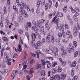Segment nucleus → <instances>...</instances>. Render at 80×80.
<instances>
[{
  "instance_id": "8",
  "label": "nucleus",
  "mask_w": 80,
  "mask_h": 80,
  "mask_svg": "<svg viewBox=\"0 0 80 80\" xmlns=\"http://www.w3.org/2000/svg\"><path fill=\"white\" fill-rule=\"evenodd\" d=\"M32 39L33 41H35V39H36V34L34 33H32Z\"/></svg>"
},
{
  "instance_id": "41",
  "label": "nucleus",
  "mask_w": 80,
  "mask_h": 80,
  "mask_svg": "<svg viewBox=\"0 0 80 80\" xmlns=\"http://www.w3.org/2000/svg\"><path fill=\"white\" fill-rule=\"evenodd\" d=\"M64 27L66 28V29H68L69 27L68 26V24H65L64 25Z\"/></svg>"
},
{
  "instance_id": "25",
  "label": "nucleus",
  "mask_w": 80,
  "mask_h": 80,
  "mask_svg": "<svg viewBox=\"0 0 80 80\" xmlns=\"http://www.w3.org/2000/svg\"><path fill=\"white\" fill-rule=\"evenodd\" d=\"M18 50L19 52H22V48L21 47V45H18Z\"/></svg>"
},
{
  "instance_id": "9",
  "label": "nucleus",
  "mask_w": 80,
  "mask_h": 80,
  "mask_svg": "<svg viewBox=\"0 0 80 80\" xmlns=\"http://www.w3.org/2000/svg\"><path fill=\"white\" fill-rule=\"evenodd\" d=\"M17 7H20L23 5L22 2H19V0H16Z\"/></svg>"
},
{
  "instance_id": "60",
  "label": "nucleus",
  "mask_w": 80,
  "mask_h": 80,
  "mask_svg": "<svg viewBox=\"0 0 80 80\" xmlns=\"http://www.w3.org/2000/svg\"><path fill=\"white\" fill-rule=\"evenodd\" d=\"M52 17H53L52 14H51L49 15V18H50V19H51V18H52Z\"/></svg>"
},
{
  "instance_id": "59",
  "label": "nucleus",
  "mask_w": 80,
  "mask_h": 80,
  "mask_svg": "<svg viewBox=\"0 0 80 80\" xmlns=\"http://www.w3.org/2000/svg\"><path fill=\"white\" fill-rule=\"evenodd\" d=\"M62 35L63 37H65V36L66 35V34H65V32H62Z\"/></svg>"
},
{
  "instance_id": "17",
  "label": "nucleus",
  "mask_w": 80,
  "mask_h": 80,
  "mask_svg": "<svg viewBox=\"0 0 80 80\" xmlns=\"http://www.w3.org/2000/svg\"><path fill=\"white\" fill-rule=\"evenodd\" d=\"M57 15L58 17H62L63 16V14L61 12H58Z\"/></svg>"
},
{
  "instance_id": "15",
  "label": "nucleus",
  "mask_w": 80,
  "mask_h": 80,
  "mask_svg": "<svg viewBox=\"0 0 80 80\" xmlns=\"http://www.w3.org/2000/svg\"><path fill=\"white\" fill-rule=\"evenodd\" d=\"M18 20L19 22H22V21H23V18H22L21 15H19Z\"/></svg>"
},
{
  "instance_id": "49",
  "label": "nucleus",
  "mask_w": 80,
  "mask_h": 80,
  "mask_svg": "<svg viewBox=\"0 0 80 80\" xmlns=\"http://www.w3.org/2000/svg\"><path fill=\"white\" fill-rule=\"evenodd\" d=\"M32 30H35L36 29V28H37V27L35 26H32Z\"/></svg>"
},
{
  "instance_id": "10",
  "label": "nucleus",
  "mask_w": 80,
  "mask_h": 80,
  "mask_svg": "<svg viewBox=\"0 0 80 80\" xmlns=\"http://www.w3.org/2000/svg\"><path fill=\"white\" fill-rule=\"evenodd\" d=\"M17 72H18V70H14L12 72V74L11 76V77H13V78H14V77H15V73H17Z\"/></svg>"
},
{
  "instance_id": "56",
  "label": "nucleus",
  "mask_w": 80,
  "mask_h": 80,
  "mask_svg": "<svg viewBox=\"0 0 80 80\" xmlns=\"http://www.w3.org/2000/svg\"><path fill=\"white\" fill-rule=\"evenodd\" d=\"M35 62V61H34V59H32L30 61V63H31V64H32V63H34Z\"/></svg>"
},
{
  "instance_id": "22",
  "label": "nucleus",
  "mask_w": 80,
  "mask_h": 80,
  "mask_svg": "<svg viewBox=\"0 0 80 80\" xmlns=\"http://www.w3.org/2000/svg\"><path fill=\"white\" fill-rule=\"evenodd\" d=\"M75 72V70L74 69L72 68V69L71 70V75L72 77H73V75H74V72Z\"/></svg>"
},
{
  "instance_id": "4",
  "label": "nucleus",
  "mask_w": 80,
  "mask_h": 80,
  "mask_svg": "<svg viewBox=\"0 0 80 80\" xmlns=\"http://www.w3.org/2000/svg\"><path fill=\"white\" fill-rule=\"evenodd\" d=\"M40 21L39 20H38L37 21V24H36V21L35 20H33L32 21V23L34 24L35 25H37L38 26V27L39 28H41L42 27V25L40 24Z\"/></svg>"
},
{
  "instance_id": "42",
  "label": "nucleus",
  "mask_w": 80,
  "mask_h": 80,
  "mask_svg": "<svg viewBox=\"0 0 80 80\" xmlns=\"http://www.w3.org/2000/svg\"><path fill=\"white\" fill-rule=\"evenodd\" d=\"M67 51L68 52V53H71L72 52V51L70 49H69L68 48H67Z\"/></svg>"
},
{
  "instance_id": "47",
  "label": "nucleus",
  "mask_w": 80,
  "mask_h": 80,
  "mask_svg": "<svg viewBox=\"0 0 80 80\" xmlns=\"http://www.w3.org/2000/svg\"><path fill=\"white\" fill-rule=\"evenodd\" d=\"M40 64H38L37 65H36V69H38L40 67Z\"/></svg>"
},
{
  "instance_id": "13",
  "label": "nucleus",
  "mask_w": 80,
  "mask_h": 80,
  "mask_svg": "<svg viewBox=\"0 0 80 80\" xmlns=\"http://www.w3.org/2000/svg\"><path fill=\"white\" fill-rule=\"evenodd\" d=\"M75 11H76V13L75 14H76V16H78V15H79V12H80V9H78V8H75Z\"/></svg>"
},
{
  "instance_id": "21",
  "label": "nucleus",
  "mask_w": 80,
  "mask_h": 80,
  "mask_svg": "<svg viewBox=\"0 0 80 80\" xmlns=\"http://www.w3.org/2000/svg\"><path fill=\"white\" fill-rule=\"evenodd\" d=\"M51 42L52 43H54V42H55V38L53 36H52L51 37Z\"/></svg>"
},
{
  "instance_id": "61",
  "label": "nucleus",
  "mask_w": 80,
  "mask_h": 80,
  "mask_svg": "<svg viewBox=\"0 0 80 80\" xmlns=\"http://www.w3.org/2000/svg\"><path fill=\"white\" fill-rule=\"evenodd\" d=\"M52 72L53 73H55L56 72V70H55V69L54 68L52 70Z\"/></svg>"
},
{
  "instance_id": "58",
  "label": "nucleus",
  "mask_w": 80,
  "mask_h": 80,
  "mask_svg": "<svg viewBox=\"0 0 80 80\" xmlns=\"http://www.w3.org/2000/svg\"><path fill=\"white\" fill-rule=\"evenodd\" d=\"M70 50H74V48L73 47V46L71 45L70 46Z\"/></svg>"
},
{
  "instance_id": "50",
  "label": "nucleus",
  "mask_w": 80,
  "mask_h": 80,
  "mask_svg": "<svg viewBox=\"0 0 80 80\" xmlns=\"http://www.w3.org/2000/svg\"><path fill=\"white\" fill-rule=\"evenodd\" d=\"M56 28L57 30L59 28V24L58 23L56 24Z\"/></svg>"
},
{
  "instance_id": "57",
  "label": "nucleus",
  "mask_w": 80,
  "mask_h": 80,
  "mask_svg": "<svg viewBox=\"0 0 80 80\" xmlns=\"http://www.w3.org/2000/svg\"><path fill=\"white\" fill-rule=\"evenodd\" d=\"M48 9V4H46L45 5V10H47Z\"/></svg>"
},
{
  "instance_id": "12",
  "label": "nucleus",
  "mask_w": 80,
  "mask_h": 80,
  "mask_svg": "<svg viewBox=\"0 0 80 80\" xmlns=\"http://www.w3.org/2000/svg\"><path fill=\"white\" fill-rule=\"evenodd\" d=\"M27 60H28V59L27 58H24V62L22 63V65H27Z\"/></svg>"
},
{
  "instance_id": "39",
  "label": "nucleus",
  "mask_w": 80,
  "mask_h": 80,
  "mask_svg": "<svg viewBox=\"0 0 80 80\" xmlns=\"http://www.w3.org/2000/svg\"><path fill=\"white\" fill-rule=\"evenodd\" d=\"M58 72H61L62 70V68L58 66Z\"/></svg>"
},
{
  "instance_id": "5",
  "label": "nucleus",
  "mask_w": 80,
  "mask_h": 80,
  "mask_svg": "<svg viewBox=\"0 0 80 80\" xmlns=\"http://www.w3.org/2000/svg\"><path fill=\"white\" fill-rule=\"evenodd\" d=\"M52 50L54 52V54L55 56H57L58 55V48H55V46H53L52 48Z\"/></svg>"
},
{
  "instance_id": "3",
  "label": "nucleus",
  "mask_w": 80,
  "mask_h": 80,
  "mask_svg": "<svg viewBox=\"0 0 80 80\" xmlns=\"http://www.w3.org/2000/svg\"><path fill=\"white\" fill-rule=\"evenodd\" d=\"M23 66V68L21 70V72L20 73V76H21V77H23V73H24L25 72H27V70H25L26 68H27V65H22Z\"/></svg>"
},
{
  "instance_id": "62",
  "label": "nucleus",
  "mask_w": 80,
  "mask_h": 80,
  "mask_svg": "<svg viewBox=\"0 0 80 80\" xmlns=\"http://www.w3.org/2000/svg\"><path fill=\"white\" fill-rule=\"evenodd\" d=\"M27 79L28 80H30V76L28 75L27 76Z\"/></svg>"
},
{
  "instance_id": "40",
  "label": "nucleus",
  "mask_w": 80,
  "mask_h": 80,
  "mask_svg": "<svg viewBox=\"0 0 80 80\" xmlns=\"http://www.w3.org/2000/svg\"><path fill=\"white\" fill-rule=\"evenodd\" d=\"M73 45L75 46V47L77 46V42L75 41L73 42Z\"/></svg>"
},
{
  "instance_id": "1",
  "label": "nucleus",
  "mask_w": 80,
  "mask_h": 80,
  "mask_svg": "<svg viewBox=\"0 0 80 80\" xmlns=\"http://www.w3.org/2000/svg\"><path fill=\"white\" fill-rule=\"evenodd\" d=\"M78 29L80 28V26L78 25V23L75 25V27L74 28L73 30V35L74 37H76L77 35V32H78V29Z\"/></svg>"
},
{
  "instance_id": "29",
  "label": "nucleus",
  "mask_w": 80,
  "mask_h": 80,
  "mask_svg": "<svg viewBox=\"0 0 80 80\" xmlns=\"http://www.w3.org/2000/svg\"><path fill=\"white\" fill-rule=\"evenodd\" d=\"M37 45L38 46H39V47H40V46H42V43L38 41L37 42Z\"/></svg>"
},
{
  "instance_id": "24",
  "label": "nucleus",
  "mask_w": 80,
  "mask_h": 80,
  "mask_svg": "<svg viewBox=\"0 0 80 80\" xmlns=\"http://www.w3.org/2000/svg\"><path fill=\"white\" fill-rule=\"evenodd\" d=\"M34 72V71H33V68H32L29 71V74H32Z\"/></svg>"
},
{
  "instance_id": "45",
  "label": "nucleus",
  "mask_w": 80,
  "mask_h": 80,
  "mask_svg": "<svg viewBox=\"0 0 80 80\" xmlns=\"http://www.w3.org/2000/svg\"><path fill=\"white\" fill-rule=\"evenodd\" d=\"M41 42L43 44H44L45 43V39L44 38H43L42 39V40H41Z\"/></svg>"
},
{
  "instance_id": "27",
  "label": "nucleus",
  "mask_w": 80,
  "mask_h": 80,
  "mask_svg": "<svg viewBox=\"0 0 80 80\" xmlns=\"http://www.w3.org/2000/svg\"><path fill=\"white\" fill-rule=\"evenodd\" d=\"M27 25L28 26V27L29 28H30V27H32V23H31V22H27Z\"/></svg>"
},
{
  "instance_id": "53",
  "label": "nucleus",
  "mask_w": 80,
  "mask_h": 80,
  "mask_svg": "<svg viewBox=\"0 0 80 80\" xmlns=\"http://www.w3.org/2000/svg\"><path fill=\"white\" fill-rule=\"evenodd\" d=\"M58 2H57L56 3V4L55 5V7H56L57 8L58 7Z\"/></svg>"
},
{
  "instance_id": "23",
  "label": "nucleus",
  "mask_w": 80,
  "mask_h": 80,
  "mask_svg": "<svg viewBox=\"0 0 80 80\" xmlns=\"http://www.w3.org/2000/svg\"><path fill=\"white\" fill-rule=\"evenodd\" d=\"M41 76L43 77L45 75V72L44 71H42L41 72Z\"/></svg>"
},
{
  "instance_id": "35",
  "label": "nucleus",
  "mask_w": 80,
  "mask_h": 80,
  "mask_svg": "<svg viewBox=\"0 0 80 80\" xmlns=\"http://www.w3.org/2000/svg\"><path fill=\"white\" fill-rule=\"evenodd\" d=\"M45 0H42L41 2L42 5V7H43L45 5Z\"/></svg>"
},
{
  "instance_id": "16",
  "label": "nucleus",
  "mask_w": 80,
  "mask_h": 80,
  "mask_svg": "<svg viewBox=\"0 0 80 80\" xmlns=\"http://www.w3.org/2000/svg\"><path fill=\"white\" fill-rule=\"evenodd\" d=\"M77 65V62L74 61L72 62L71 65L72 67H75Z\"/></svg>"
},
{
  "instance_id": "19",
  "label": "nucleus",
  "mask_w": 80,
  "mask_h": 80,
  "mask_svg": "<svg viewBox=\"0 0 80 80\" xmlns=\"http://www.w3.org/2000/svg\"><path fill=\"white\" fill-rule=\"evenodd\" d=\"M69 8L71 10V11L72 12V13H76V11H75V8L74 9L71 6H70L69 7Z\"/></svg>"
},
{
  "instance_id": "11",
  "label": "nucleus",
  "mask_w": 80,
  "mask_h": 80,
  "mask_svg": "<svg viewBox=\"0 0 80 80\" xmlns=\"http://www.w3.org/2000/svg\"><path fill=\"white\" fill-rule=\"evenodd\" d=\"M46 52L48 53H49V54H51L52 55L53 54V51L51 49H47L46 50Z\"/></svg>"
},
{
  "instance_id": "64",
  "label": "nucleus",
  "mask_w": 80,
  "mask_h": 80,
  "mask_svg": "<svg viewBox=\"0 0 80 80\" xmlns=\"http://www.w3.org/2000/svg\"><path fill=\"white\" fill-rule=\"evenodd\" d=\"M35 33H37L38 32V29L37 28L35 30Z\"/></svg>"
},
{
  "instance_id": "2",
  "label": "nucleus",
  "mask_w": 80,
  "mask_h": 80,
  "mask_svg": "<svg viewBox=\"0 0 80 80\" xmlns=\"http://www.w3.org/2000/svg\"><path fill=\"white\" fill-rule=\"evenodd\" d=\"M20 11L21 12V14L22 15H23V13H25L26 12L25 10H23V8H25L26 7V4L25 3H23V5L22 6H20Z\"/></svg>"
},
{
  "instance_id": "31",
  "label": "nucleus",
  "mask_w": 80,
  "mask_h": 80,
  "mask_svg": "<svg viewBox=\"0 0 80 80\" xmlns=\"http://www.w3.org/2000/svg\"><path fill=\"white\" fill-rule=\"evenodd\" d=\"M40 3H41V0L38 1L37 3V7H39V6H40Z\"/></svg>"
},
{
  "instance_id": "48",
  "label": "nucleus",
  "mask_w": 80,
  "mask_h": 80,
  "mask_svg": "<svg viewBox=\"0 0 80 80\" xmlns=\"http://www.w3.org/2000/svg\"><path fill=\"white\" fill-rule=\"evenodd\" d=\"M34 12V8H32L30 11V13H33Z\"/></svg>"
},
{
  "instance_id": "38",
  "label": "nucleus",
  "mask_w": 80,
  "mask_h": 80,
  "mask_svg": "<svg viewBox=\"0 0 80 80\" xmlns=\"http://www.w3.org/2000/svg\"><path fill=\"white\" fill-rule=\"evenodd\" d=\"M2 39L3 40H4V41H6V42H7V41H8V39L7 38L5 37H3L2 38Z\"/></svg>"
},
{
  "instance_id": "54",
  "label": "nucleus",
  "mask_w": 80,
  "mask_h": 80,
  "mask_svg": "<svg viewBox=\"0 0 80 80\" xmlns=\"http://www.w3.org/2000/svg\"><path fill=\"white\" fill-rule=\"evenodd\" d=\"M41 62L43 65H45V60H44V59H42L41 60Z\"/></svg>"
},
{
  "instance_id": "20",
  "label": "nucleus",
  "mask_w": 80,
  "mask_h": 80,
  "mask_svg": "<svg viewBox=\"0 0 80 80\" xmlns=\"http://www.w3.org/2000/svg\"><path fill=\"white\" fill-rule=\"evenodd\" d=\"M51 80H57V75L52 76L51 78Z\"/></svg>"
},
{
  "instance_id": "52",
  "label": "nucleus",
  "mask_w": 80,
  "mask_h": 80,
  "mask_svg": "<svg viewBox=\"0 0 80 80\" xmlns=\"http://www.w3.org/2000/svg\"><path fill=\"white\" fill-rule=\"evenodd\" d=\"M56 78H57V80H60V76L58 75H56Z\"/></svg>"
},
{
  "instance_id": "51",
  "label": "nucleus",
  "mask_w": 80,
  "mask_h": 80,
  "mask_svg": "<svg viewBox=\"0 0 80 80\" xmlns=\"http://www.w3.org/2000/svg\"><path fill=\"white\" fill-rule=\"evenodd\" d=\"M5 50V48H2V51L1 52L2 54L3 53V52H4Z\"/></svg>"
},
{
  "instance_id": "34",
  "label": "nucleus",
  "mask_w": 80,
  "mask_h": 80,
  "mask_svg": "<svg viewBox=\"0 0 80 80\" xmlns=\"http://www.w3.org/2000/svg\"><path fill=\"white\" fill-rule=\"evenodd\" d=\"M3 11L4 14H7V8L6 7H4Z\"/></svg>"
},
{
  "instance_id": "55",
  "label": "nucleus",
  "mask_w": 80,
  "mask_h": 80,
  "mask_svg": "<svg viewBox=\"0 0 80 80\" xmlns=\"http://www.w3.org/2000/svg\"><path fill=\"white\" fill-rule=\"evenodd\" d=\"M62 42L63 43H67V40L65 39H63L62 40Z\"/></svg>"
},
{
  "instance_id": "7",
  "label": "nucleus",
  "mask_w": 80,
  "mask_h": 80,
  "mask_svg": "<svg viewBox=\"0 0 80 80\" xmlns=\"http://www.w3.org/2000/svg\"><path fill=\"white\" fill-rule=\"evenodd\" d=\"M67 19L68 21H69L70 24L72 25V24H73V23L72 22V19H71L70 16L69 15H68L67 16Z\"/></svg>"
},
{
  "instance_id": "28",
  "label": "nucleus",
  "mask_w": 80,
  "mask_h": 80,
  "mask_svg": "<svg viewBox=\"0 0 80 80\" xmlns=\"http://www.w3.org/2000/svg\"><path fill=\"white\" fill-rule=\"evenodd\" d=\"M48 2H49V3H48L49 8H51V7H52V1H48Z\"/></svg>"
},
{
  "instance_id": "26",
  "label": "nucleus",
  "mask_w": 80,
  "mask_h": 80,
  "mask_svg": "<svg viewBox=\"0 0 80 80\" xmlns=\"http://www.w3.org/2000/svg\"><path fill=\"white\" fill-rule=\"evenodd\" d=\"M63 11L65 13L67 12V7L66 6L64 7L63 9Z\"/></svg>"
},
{
  "instance_id": "43",
  "label": "nucleus",
  "mask_w": 80,
  "mask_h": 80,
  "mask_svg": "<svg viewBox=\"0 0 80 80\" xmlns=\"http://www.w3.org/2000/svg\"><path fill=\"white\" fill-rule=\"evenodd\" d=\"M18 57V55H17V53L14 54L13 56V57L14 58H17Z\"/></svg>"
},
{
  "instance_id": "18",
  "label": "nucleus",
  "mask_w": 80,
  "mask_h": 80,
  "mask_svg": "<svg viewBox=\"0 0 80 80\" xmlns=\"http://www.w3.org/2000/svg\"><path fill=\"white\" fill-rule=\"evenodd\" d=\"M61 75H62V77H61V79H62V80H64L65 78V77H66V75L64 74L63 73V72H61Z\"/></svg>"
},
{
  "instance_id": "32",
  "label": "nucleus",
  "mask_w": 80,
  "mask_h": 80,
  "mask_svg": "<svg viewBox=\"0 0 80 80\" xmlns=\"http://www.w3.org/2000/svg\"><path fill=\"white\" fill-rule=\"evenodd\" d=\"M46 42L47 43H49L50 42V38H47L46 39Z\"/></svg>"
},
{
  "instance_id": "30",
  "label": "nucleus",
  "mask_w": 80,
  "mask_h": 80,
  "mask_svg": "<svg viewBox=\"0 0 80 80\" xmlns=\"http://www.w3.org/2000/svg\"><path fill=\"white\" fill-rule=\"evenodd\" d=\"M76 14H75V15L73 16V18L74 20L77 21L78 20V18H77V16H76Z\"/></svg>"
},
{
  "instance_id": "6",
  "label": "nucleus",
  "mask_w": 80,
  "mask_h": 80,
  "mask_svg": "<svg viewBox=\"0 0 80 80\" xmlns=\"http://www.w3.org/2000/svg\"><path fill=\"white\" fill-rule=\"evenodd\" d=\"M40 33L41 35H46V32H44V27L42 26V27L40 30Z\"/></svg>"
},
{
  "instance_id": "63",
  "label": "nucleus",
  "mask_w": 80,
  "mask_h": 80,
  "mask_svg": "<svg viewBox=\"0 0 80 80\" xmlns=\"http://www.w3.org/2000/svg\"><path fill=\"white\" fill-rule=\"evenodd\" d=\"M24 17H26V18H27V17H28V14L26 12L25 13Z\"/></svg>"
},
{
  "instance_id": "46",
  "label": "nucleus",
  "mask_w": 80,
  "mask_h": 80,
  "mask_svg": "<svg viewBox=\"0 0 80 80\" xmlns=\"http://www.w3.org/2000/svg\"><path fill=\"white\" fill-rule=\"evenodd\" d=\"M58 36L59 37H62V33H61V32H59L58 33Z\"/></svg>"
},
{
  "instance_id": "33",
  "label": "nucleus",
  "mask_w": 80,
  "mask_h": 80,
  "mask_svg": "<svg viewBox=\"0 0 80 80\" xmlns=\"http://www.w3.org/2000/svg\"><path fill=\"white\" fill-rule=\"evenodd\" d=\"M66 35H70L71 32H70L69 30H67L66 31Z\"/></svg>"
},
{
  "instance_id": "36",
  "label": "nucleus",
  "mask_w": 80,
  "mask_h": 80,
  "mask_svg": "<svg viewBox=\"0 0 80 80\" xmlns=\"http://www.w3.org/2000/svg\"><path fill=\"white\" fill-rule=\"evenodd\" d=\"M62 65L63 66H65V65L67 64V63H66V62L64 61H62Z\"/></svg>"
},
{
  "instance_id": "44",
  "label": "nucleus",
  "mask_w": 80,
  "mask_h": 80,
  "mask_svg": "<svg viewBox=\"0 0 80 80\" xmlns=\"http://www.w3.org/2000/svg\"><path fill=\"white\" fill-rule=\"evenodd\" d=\"M78 79V77H77V76H75L73 78L72 80H77Z\"/></svg>"
},
{
  "instance_id": "37",
  "label": "nucleus",
  "mask_w": 80,
  "mask_h": 80,
  "mask_svg": "<svg viewBox=\"0 0 80 80\" xmlns=\"http://www.w3.org/2000/svg\"><path fill=\"white\" fill-rule=\"evenodd\" d=\"M78 51H76V52L74 53V57H77L78 56Z\"/></svg>"
},
{
  "instance_id": "14",
  "label": "nucleus",
  "mask_w": 80,
  "mask_h": 80,
  "mask_svg": "<svg viewBox=\"0 0 80 80\" xmlns=\"http://www.w3.org/2000/svg\"><path fill=\"white\" fill-rule=\"evenodd\" d=\"M50 27H51V25L48 24V23H46L45 25V28H48V30H49L50 28Z\"/></svg>"
}]
</instances>
